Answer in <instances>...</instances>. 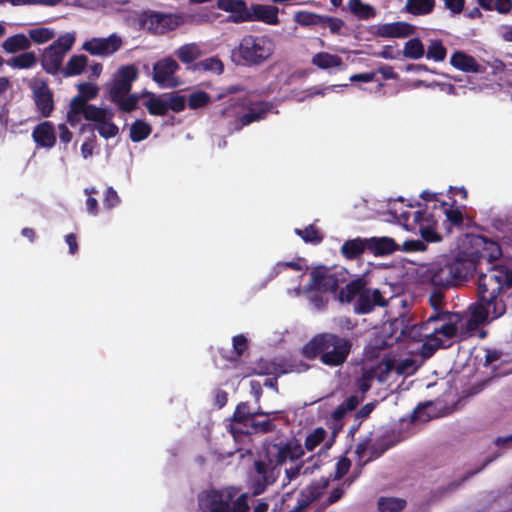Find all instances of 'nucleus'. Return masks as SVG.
<instances>
[{"instance_id": "f257e3e1", "label": "nucleus", "mask_w": 512, "mask_h": 512, "mask_svg": "<svg viewBox=\"0 0 512 512\" xmlns=\"http://www.w3.org/2000/svg\"><path fill=\"white\" fill-rule=\"evenodd\" d=\"M508 306H512V268L493 265L478 277L477 302L472 315L481 323L493 321L502 317Z\"/></svg>"}, {"instance_id": "f03ea898", "label": "nucleus", "mask_w": 512, "mask_h": 512, "mask_svg": "<svg viewBox=\"0 0 512 512\" xmlns=\"http://www.w3.org/2000/svg\"><path fill=\"white\" fill-rule=\"evenodd\" d=\"M475 273L471 260L460 251L455 256H445L430 263L422 274L425 284L433 287L454 288L464 284Z\"/></svg>"}, {"instance_id": "7ed1b4c3", "label": "nucleus", "mask_w": 512, "mask_h": 512, "mask_svg": "<svg viewBox=\"0 0 512 512\" xmlns=\"http://www.w3.org/2000/svg\"><path fill=\"white\" fill-rule=\"evenodd\" d=\"M353 343L350 338L331 332L314 335L304 346L301 353L308 360L319 359L328 367L342 366L352 352Z\"/></svg>"}, {"instance_id": "20e7f679", "label": "nucleus", "mask_w": 512, "mask_h": 512, "mask_svg": "<svg viewBox=\"0 0 512 512\" xmlns=\"http://www.w3.org/2000/svg\"><path fill=\"white\" fill-rule=\"evenodd\" d=\"M274 41L267 35H245L232 50L231 59L240 66H259L274 53Z\"/></svg>"}, {"instance_id": "39448f33", "label": "nucleus", "mask_w": 512, "mask_h": 512, "mask_svg": "<svg viewBox=\"0 0 512 512\" xmlns=\"http://www.w3.org/2000/svg\"><path fill=\"white\" fill-rule=\"evenodd\" d=\"M240 109V102L235 99H230L226 105L217 106L213 111V115L218 118L235 117V129L240 130L244 126L265 119L270 111V107L265 102L255 103L249 108L248 112L239 116Z\"/></svg>"}, {"instance_id": "423d86ee", "label": "nucleus", "mask_w": 512, "mask_h": 512, "mask_svg": "<svg viewBox=\"0 0 512 512\" xmlns=\"http://www.w3.org/2000/svg\"><path fill=\"white\" fill-rule=\"evenodd\" d=\"M468 239L470 250L462 252L465 253L466 260L473 262L475 272L482 260L491 263L502 256V249L497 241L491 240L483 235H470Z\"/></svg>"}, {"instance_id": "0eeeda50", "label": "nucleus", "mask_w": 512, "mask_h": 512, "mask_svg": "<svg viewBox=\"0 0 512 512\" xmlns=\"http://www.w3.org/2000/svg\"><path fill=\"white\" fill-rule=\"evenodd\" d=\"M138 77L139 71L135 65L129 64L119 67L107 86L110 101L119 100L121 96L128 95L132 89L133 82Z\"/></svg>"}, {"instance_id": "6e6552de", "label": "nucleus", "mask_w": 512, "mask_h": 512, "mask_svg": "<svg viewBox=\"0 0 512 512\" xmlns=\"http://www.w3.org/2000/svg\"><path fill=\"white\" fill-rule=\"evenodd\" d=\"M304 455V449L298 441H287L275 443L268 450L270 467L285 464L288 460L296 461Z\"/></svg>"}, {"instance_id": "1a4fd4ad", "label": "nucleus", "mask_w": 512, "mask_h": 512, "mask_svg": "<svg viewBox=\"0 0 512 512\" xmlns=\"http://www.w3.org/2000/svg\"><path fill=\"white\" fill-rule=\"evenodd\" d=\"M462 317L459 313L449 311L432 312L428 317V324L432 325L437 322L441 324L434 326L430 332L437 336L441 334L447 339H452L458 334V324Z\"/></svg>"}, {"instance_id": "9d476101", "label": "nucleus", "mask_w": 512, "mask_h": 512, "mask_svg": "<svg viewBox=\"0 0 512 512\" xmlns=\"http://www.w3.org/2000/svg\"><path fill=\"white\" fill-rule=\"evenodd\" d=\"M32 99L37 111L44 118H48L55 110L54 94L46 79H36L30 85Z\"/></svg>"}, {"instance_id": "9b49d317", "label": "nucleus", "mask_w": 512, "mask_h": 512, "mask_svg": "<svg viewBox=\"0 0 512 512\" xmlns=\"http://www.w3.org/2000/svg\"><path fill=\"white\" fill-rule=\"evenodd\" d=\"M340 282L337 274L331 273L325 266H319L310 272V281L305 290L320 293H336Z\"/></svg>"}, {"instance_id": "f8f14e48", "label": "nucleus", "mask_w": 512, "mask_h": 512, "mask_svg": "<svg viewBox=\"0 0 512 512\" xmlns=\"http://www.w3.org/2000/svg\"><path fill=\"white\" fill-rule=\"evenodd\" d=\"M179 64L171 57L158 60L153 65V80L161 88H175L180 85L175 73L179 70Z\"/></svg>"}, {"instance_id": "ddd939ff", "label": "nucleus", "mask_w": 512, "mask_h": 512, "mask_svg": "<svg viewBox=\"0 0 512 512\" xmlns=\"http://www.w3.org/2000/svg\"><path fill=\"white\" fill-rule=\"evenodd\" d=\"M232 497L230 492L206 491L199 495L198 504L202 512H233L230 511Z\"/></svg>"}, {"instance_id": "4468645a", "label": "nucleus", "mask_w": 512, "mask_h": 512, "mask_svg": "<svg viewBox=\"0 0 512 512\" xmlns=\"http://www.w3.org/2000/svg\"><path fill=\"white\" fill-rule=\"evenodd\" d=\"M388 302L379 289H372L365 286L354 302L353 310L358 315L371 313L375 307H385Z\"/></svg>"}, {"instance_id": "2eb2a0df", "label": "nucleus", "mask_w": 512, "mask_h": 512, "mask_svg": "<svg viewBox=\"0 0 512 512\" xmlns=\"http://www.w3.org/2000/svg\"><path fill=\"white\" fill-rule=\"evenodd\" d=\"M123 44L120 36L113 33L107 38H92L83 43L82 49L91 55L109 56L118 51Z\"/></svg>"}, {"instance_id": "dca6fc26", "label": "nucleus", "mask_w": 512, "mask_h": 512, "mask_svg": "<svg viewBox=\"0 0 512 512\" xmlns=\"http://www.w3.org/2000/svg\"><path fill=\"white\" fill-rule=\"evenodd\" d=\"M233 351H226L221 348L218 350L219 356L227 361V364L221 366V368L230 369L236 368L240 358L248 350L249 344L248 339L243 335L239 334L232 339Z\"/></svg>"}, {"instance_id": "f3484780", "label": "nucleus", "mask_w": 512, "mask_h": 512, "mask_svg": "<svg viewBox=\"0 0 512 512\" xmlns=\"http://www.w3.org/2000/svg\"><path fill=\"white\" fill-rule=\"evenodd\" d=\"M217 7L225 12H230L228 18L234 23L251 21V12L244 0H218Z\"/></svg>"}, {"instance_id": "a211bd4d", "label": "nucleus", "mask_w": 512, "mask_h": 512, "mask_svg": "<svg viewBox=\"0 0 512 512\" xmlns=\"http://www.w3.org/2000/svg\"><path fill=\"white\" fill-rule=\"evenodd\" d=\"M255 471L258 473L259 477L253 480L252 483V491L255 496L264 493L268 485H271L275 482V472L274 468L270 467L264 461L258 460L254 463Z\"/></svg>"}, {"instance_id": "6ab92c4d", "label": "nucleus", "mask_w": 512, "mask_h": 512, "mask_svg": "<svg viewBox=\"0 0 512 512\" xmlns=\"http://www.w3.org/2000/svg\"><path fill=\"white\" fill-rule=\"evenodd\" d=\"M32 138L37 146L51 149L57 140L54 124L48 120L40 122L33 128Z\"/></svg>"}, {"instance_id": "aec40b11", "label": "nucleus", "mask_w": 512, "mask_h": 512, "mask_svg": "<svg viewBox=\"0 0 512 512\" xmlns=\"http://www.w3.org/2000/svg\"><path fill=\"white\" fill-rule=\"evenodd\" d=\"M277 411L266 412L263 411L260 407L257 410L252 411L249 402H240L237 404L234 413L232 415V424L237 426L241 425L242 428L248 426V423L253 420L256 416H266L277 414Z\"/></svg>"}, {"instance_id": "412c9836", "label": "nucleus", "mask_w": 512, "mask_h": 512, "mask_svg": "<svg viewBox=\"0 0 512 512\" xmlns=\"http://www.w3.org/2000/svg\"><path fill=\"white\" fill-rule=\"evenodd\" d=\"M367 252L375 257L387 256L399 249L398 244L390 237L366 238Z\"/></svg>"}, {"instance_id": "4be33fe9", "label": "nucleus", "mask_w": 512, "mask_h": 512, "mask_svg": "<svg viewBox=\"0 0 512 512\" xmlns=\"http://www.w3.org/2000/svg\"><path fill=\"white\" fill-rule=\"evenodd\" d=\"M275 429L276 425L273 423L272 419L267 418L265 420L256 421L255 418H253L245 428L230 424L229 431L236 438L241 435H249L253 433L267 434L274 432Z\"/></svg>"}, {"instance_id": "5701e85b", "label": "nucleus", "mask_w": 512, "mask_h": 512, "mask_svg": "<svg viewBox=\"0 0 512 512\" xmlns=\"http://www.w3.org/2000/svg\"><path fill=\"white\" fill-rule=\"evenodd\" d=\"M450 64L465 73H483L485 71V68L473 56L460 50L451 55Z\"/></svg>"}, {"instance_id": "b1692460", "label": "nucleus", "mask_w": 512, "mask_h": 512, "mask_svg": "<svg viewBox=\"0 0 512 512\" xmlns=\"http://www.w3.org/2000/svg\"><path fill=\"white\" fill-rule=\"evenodd\" d=\"M65 55L54 50V47H46L41 54L40 63L43 70L50 75H57L63 69L62 64Z\"/></svg>"}, {"instance_id": "393cba45", "label": "nucleus", "mask_w": 512, "mask_h": 512, "mask_svg": "<svg viewBox=\"0 0 512 512\" xmlns=\"http://www.w3.org/2000/svg\"><path fill=\"white\" fill-rule=\"evenodd\" d=\"M311 64L321 70H344L346 68L343 59L337 54L318 52L311 58Z\"/></svg>"}, {"instance_id": "a878e982", "label": "nucleus", "mask_w": 512, "mask_h": 512, "mask_svg": "<svg viewBox=\"0 0 512 512\" xmlns=\"http://www.w3.org/2000/svg\"><path fill=\"white\" fill-rule=\"evenodd\" d=\"M251 10V21H261L268 25L279 24V10L276 6L255 4L252 5Z\"/></svg>"}, {"instance_id": "bb28decb", "label": "nucleus", "mask_w": 512, "mask_h": 512, "mask_svg": "<svg viewBox=\"0 0 512 512\" xmlns=\"http://www.w3.org/2000/svg\"><path fill=\"white\" fill-rule=\"evenodd\" d=\"M366 238H354L346 240L340 248L341 255L346 260H355L367 252Z\"/></svg>"}, {"instance_id": "cd10ccee", "label": "nucleus", "mask_w": 512, "mask_h": 512, "mask_svg": "<svg viewBox=\"0 0 512 512\" xmlns=\"http://www.w3.org/2000/svg\"><path fill=\"white\" fill-rule=\"evenodd\" d=\"M366 285L367 281L364 277H358L350 281L339 291L338 300L341 303H350L356 300Z\"/></svg>"}, {"instance_id": "c85d7f7f", "label": "nucleus", "mask_w": 512, "mask_h": 512, "mask_svg": "<svg viewBox=\"0 0 512 512\" xmlns=\"http://www.w3.org/2000/svg\"><path fill=\"white\" fill-rule=\"evenodd\" d=\"M2 48L6 53L16 54L20 51H26L31 48V40L23 33H18L6 38L2 43Z\"/></svg>"}, {"instance_id": "c756f323", "label": "nucleus", "mask_w": 512, "mask_h": 512, "mask_svg": "<svg viewBox=\"0 0 512 512\" xmlns=\"http://www.w3.org/2000/svg\"><path fill=\"white\" fill-rule=\"evenodd\" d=\"M171 16L153 12L151 13L145 23L149 31H152L156 34H164L167 30L171 29Z\"/></svg>"}, {"instance_id": "7c9ffc66", "label": "nucleus", "mask_w": 512, "mask_h": 512, "mask_svg": "<svg viewBox=\"0 0 512 512\" xmlns=\"http://www.w3.org/2000/svg\"><path fill=\"white\" fill-rule=\"evenodd\" d=\"M88 65V57L84 54L73 55L70 57L61 74L65 78L82 74Z\"/></svg>"}, {"instance_id": "2f4dec72", "label": "nucleus", "mask_w": 512, "mask_h": 512, "mask_svg": "<svg viewBox=\"0 0 512 512\" xmlns=\"http://www.w3.org/2000/svg\"><path fill=\"white\" fill-rule=\"evenodd\" d=\"M37 55L33 51H23V53L13 56L6 61V64L14 69H30L37 64Z\"/></svg>"}, {"instance_id": "473e14b6", "label": "nucleus", "mask_w": 512, "mask_h": 512, "mask_svg": "<svg viewBox=\"0 0 512 512\" xmlns=\"http://www.w3.org/2000/svg\"><path fill=\"white\" fill-rule=\"evenodd\" d=\"M308 369H309V365L302 361L296 363V362H288V361L282 360L280 362L273 363L272 373H273V376L278 378V377L288 374V373H292V372L300 373V372L307 371Z\"/></svg>"}, {"instance_id": "72a5a7b5", "label": "nucleus", "mask_w": 512, "mask_h": 512, "mask_svg": "<svg viewBox=\"0 0 512 512\" xmlns=\"http://www.w3.org/2000/svg\"><path fill=\"white\" fill-rule=\"evenodd\" d=\"M348 8L354 16L361 20H368L376 16L374 7L363 3L361 0H349Z\"/></svg>"}, {"instance_id": "f704fd0d", "label": "nucleus", "mask_w": 512, "mask_h": 512, "mask_svg": "<svg viewBox=\"0 0 512 512\" xmlns=\"http://www.w3.org/2000/svg\"><path fill=\"white\" fill-rule=\"evenodd\" d=\"M202 52L195 43L184 44L175 51L177 58L184 64H191L200 58Z\"/></svg>"}, {"instance_id": "c9c22d12", "label": "nucleus", "mask_w": 512, "mask_h": 512, "mask_svg": "<svg viewBox=\"0 0 512 512\" xmlns=\"http://www.w3.org/2000/svg\"><path fill=\"white\" fill-rule=\"evenodd\" d=\"M83 117L85 120L95 122L97 124L99 122H102L103 120H112L114 117V113L107 108L97 107L93 104H88V106L85 109Z\"/></svg>"}, {"instance_id": "e433bc0d", "label": "nucleus", "mask_w": 512, "mask_h": 512, "mask_svg": "<svg viewBox=\"0 0 512 512\" xmlns=\"http://www.w3.org/2000/svg\"><path fill=\"white\" fill-rule=\"evenodd\" d=\"M149 114L154 116H164L168 113L166 98L152 94L144 103Z\"/></svg>"}, {"instance_id": "4c0bfd02", "label": "nucleus", "mask_w": 512, "mask_h": 512, "mask_svg": "<svg viewBox=\"0 0 512 512\" xmlns=\"http://www.w3.org/2000/svg\"><path fill=\"white\" fill-rule=\"evenodd\" d=\"M427 59L435 62H442L447 56V48L444 46L442 40L432 39L429 41L427 51L424 54Z\"/></svg>"}, {"instance_id": "58836bf2", "label": "nucleus", "mask_w": 512, "mask_h": 512, "mask_svg": "<svg viewBox=\"0 0 512 512\" xmlns=\"http://www.w3.org/2000/svg\"><path fill=\"white\" fill-rule=\"evenodd\" d=\"M444 342L443 340L433 335L431 332L427 335V337L423 340L422 346H421V355L423 358H431L435 352L440 349L444 348Z\"/></svg>"}, {"instance_id": "ea45409f", "label": "nucleus", "mask_w": 512, "mask_h": 512, "mask_svg": "<svg viewBox=\"0 0 512 512\" xmlns=\"http://www.w3.org/2000/svg\"><path fill=\"white\" fill-rule=\"evenodd\" d=\"M152 132L151 125L144 120H136L130 128V139L132 142H141L149 137Z\"/></svg>"}, {"instance_id": "a19ab883", "label": "nucleus", "mask_w": 512, "mask_h": 512, "mask_svg": "<svg viewBox=\"0 0 512 512\" xmlns=\"http://www.w3.org/2000/svg\"><path fill=\"white\" fill-rule=\"evenodd\" d=\"M388 448L389 446L384 443H375L369 446V441L365 440L359 442L356 445L355 453L358 455V457L362 458L365 455L366 451L370 449V459H376L380 457Z\"/></svg>"}, {"instance_id": "79ce46f5", "label": "nucleus", "mask_w": 512, "mask_h": 512, "mask_svg": "<svg viewBox=\"0 0 512 512\" xmlns=\"http://www.w3.org/2000/svg\"><path fill=\"white\" fill-rule=\"evenodd\" d=\"M435 0H407L406 9L413 15H427L433 11Z\"/></svg>"}, {"instance_id": "37998d69", "label": "nucleus", "mask_w": 512, "mask_h": 512, "mask_svg": "<svg viewBox=\"0 0 512 512\" xmlns=\"http://www.w3.org/2000/svg\"><path fill=\"white\" fill-rule=\"evenodd\" d=\"M377 505L380 512H400L405 508L406 500L396 497H380Z\"/></svg>"}, {"instance_id": "c03bdc74", "label": "nucleus", "mask_w": 512, "mask_h": 512, "mask_svg": "<svg viewBox=\"0 0 512 512\" xmlns=\"http://www.w3.org/2000/svg\"><path fill=\"white\" fill-rule=\"evenodd\" d=\"M425 54V48L419 38L408 40L403 48V55L408 59H420Z\"/></svg>"}, {"instance_id": "a18cd8bd", "label": "nucleus", "mask_w": 512, "mask_h": 512, "mask_svg": "<svg viewBox=\"0 0 512 512\" xmlns=\"http://www.w3.org/2000/svg\"><path fill=\"white\" fill-rule=\"evenodd\" d=\"M295 233L300 236L304 242L314 245L320 244L324 239L323 234L314 224H310L304 229L297 228L295 229Z\"/></svg>"}, {"instance_id": "49530a36", "label": "nucleus", "mask_w": 512, "mask_h": 512, "mask_svg": "<svg viewBox=\"0 0 512 512\" xmlns=\"http://www.w3.org/2000/svg\"><path fill=\"white\" fill-rule=\"evenodd\" d=\"M323 15L310 11H298L294 14L293 20L303 27H310L322 24Z\"/></svg>"}, {"instance_id": "de8ad7c7", "label": "nucleus", "mask_w": 512, "mask_h": 512, "mask_svg": "<svg viewBox=\"0 0 512 512\" xmlns=\"http://www.w3.org/2000/svg\"><path fill=\"white\" fill-rule=\"evenodd\" d=\"M441 206L446 207L447 203L442 202ZM446 221L449 223V227L447 228L450 232L451 227H456L458 229H461L464 224V217L463 212L460 208H445L444 209Z\"/></svg>"}, {"instance_id": "09e8293b", "label": "nucleus", "mask_w": 512, "mask_h": 512, "mask_svg": "<svg viewBox=\"0 0 512 512\" xmlns=\"http://www.w3.org/2000/svg\"><path fill=\"white\" fill-rule=\"evenodd\" d=\"M211 102V96L203 91V90H196L193 91L187 99V104L189 109L191 110H197L200 108H203L207 106Z\"/></svg>"}, {"instance_id": "8fccbe9b", "label": "nucleus", "mask_w": 512, "mask_h": 512, "mask_svg": "<svg viewBox=\"0 0 512 512\" xmlns=\"http://www.w3.org/2000/svg\"><path fill=\"white\" fill-rule=\"evenodd\" d=\"M111 102L116 104L120 111L129 113L138 107L139 95L137 93H129L126 96H121L119 100H113Z\"/></svg>"}, {"instance_id": "3c124183", "label": "nucleus", "mask_w": 512, "mask_h": 512, "mask_svg": "<svg viewBox=\"0 0 512 512\" xmlns=\"http://www.w3.org/2000/svg\"><path fill=\"white\" fill-rule=\"evenodd\" d=\"M223 69L224 66L222 61L216 57L204 59L202 61L195 63L193 66V70L196 71H213L218 74H221L223 72Z\"/></svg>"}, {"instance_id": "603ef678", "label": "nucleus", "mask_w": 512, "mask_h": 512, "mask_svg": "<svg viewBox=\"0 0 512 512\" xmlns=\"http://www.w3.org/2000/svg\"><path fill=\"white\" fill-rule=\"evenodd\" d=\"M327 432L323 427H317L310 434L307 435L304 447L308 451H313L319 446L326 438Z\"/></svg>"}, {"instance_id": "864d4df0", "label": "nucleus", "mask_w": 512, "mask_h": 512, "mask_svg": "<svg viewBox=\"0 0 512 512\" xmlns=\"http://www.w3.org/2000/svg\"><path fill=\"white\" fill-rule=\"evenodd\" d=\"M28 34V38L31 40V43L35 42L37 44L46 43L52 40L55 36V32L52 29L46 27L31 29L29 30Z\"/></svg>"}, {"instance_id": "5fc2aeb1", "label": "nucleus", "mask_w": 512, "mask_h": 512, "mask_svg": "<svg viewBox=\"0 0 512 512\" xmlns=\"http://www.w3.org/2000/svg\"><path fill=\"white\" fill-rule=\"evenodd\" d=\"M75 34L74 33H65L60 35L51 45L50 47H54V50L61 52L66 55V53L72 48L75 43Z\"/></svg>"}, {"instance_id": "6e6d98bb", "label": "nucleus", "mask_w": 512, "mask_h": 512, "mask_svg": "<svg viewBox=\"0 0 512 512\" xmlns=\"http://www.w3.org/2000/svg\"><path fill=\"white\" fill-rule=\"evenodd\" d=\"M391 24L393 38H406L413 35L415 32L414 26L408 22L397 21Z\"/></svg>"}, {"instance_id": "4d7b16f0", "label": "nucleus", "mask_w": 512, "mask_h": 512, "mask_svg": "<svg viewBox=\"0 0 512 512\" xmlns=\"http://www.w3.org/2000/svg\"><path fill=\"white\" fill-rule=\"evenodd\" d=\"M99 135L105 139L113 138L119 133V128L112 120H103L96 124Z\"/></svg>"}, {"instance_id": "13d9d810", "label": "nucleus", "mask_w": 512, "mask_h": 512, "mask_svg": "<svg viewBox=\"0 0 512 512\" xmlns=\"http://www.w3.org/2000/svg\"><path fill=\"white\" fill-rule=\"evenodd\" d=\"M428 319L420 324L413 325L408 331V337L413 341H423L429 334Z\"/></svg>"}, {"instance_id": "bf43d9fd", "label": "nucleus", "mask_w": 512, "mask_h": 512, "mask_svg": "<svg viewBox=\"0 0 512 512\" xmlns=\"http://www.w3.org/2000/svg\"><path fill=\"white\" fill-rule=\"evenodd\" d=\"M168 111L172 110L173 112L179 113L182 112L186 107V98L183 95L178 94L177 92H172L168 97H166Z\"/></svg>"}, {"instance_id": "052dcab7", "label": "nucleus", "mask_w": 512, "mask_h": 512, "mask_svg": "<svg viewBox=\"0 0 512 512\" xmlns=\"http://www.w3.org/2000/svg\"><path fill=\"white\" fill-rule=\"evenodd\" d=\"M449 288L434 287L429 295V303L433 308L432 312L442 311L440 308L444 304L445 291Z\"/></svg>"}, {"instance_id": "680f3d73", "label": "nucleus", "mask_w": 512, "mask_h": 512, "mask_svg": "<svg viewBox=\"0 0 512 512\" xmlns=\"http://www.w3.org/2000/svg\"><path fill=\"white\" fill-rule=\"evenodd\" d=\"M78 96L83 97L86 101H90L95 99L98 96L99 88L98 86L90 83V82H82L77 85Z\"/></svg>"}, {"instance_id": "e2e57ef3", "label": "nucleus", "mask_w": 512, "mask_h": 512, "mask_svg": "<svg viewBox=\"0 0 512 512\" xmlns=\"http://www.w3.org/2000/svg\"><path fill=\"white\" fill-rule=\"evenodd\" d=\"M321 25L328 26V28L332 34H339L341 28L345 25V23L340 18L323 15Z\"/></svg>"}, {"instance_id": "0e129e2a", "label": "nucleus", "mask_w": 512, "mask_h": 512, "mask_svg": "<svg viewBox=\"0 0 512 512\" xmlns=\"http://www.w3.org/2000/svg\"><path fill=\"white\" fill-rule=\"evenodd\" d=\"M87 102L88 101L83 99V97L76 95L75 97H73L71 99L68 111H71V113L80 114L83 116L85 113V109L88 106Z\"/></svg>"}, {"instance_id": "69168bd1", "label": "nucleus", "mask_w": 512, "mask_h": 512, "mask_svg": "<svg viewBox=\"0 0 512 512\" xmlns=\"http://www.w3.org/2000/svg\"><path fill=\"white\" fill-rule=\"evenodd\" d=\"M350 467V459L347 457H341L336 463L334 478L337 480L343 478L348 473Z\"/></svg>"}, {"instance_id": "338daca9", "label": "nucleus", "mask_w": 512, "mask_h": 512, "mask_svg": "<svg viewBox=\"0 0 512 512\" xmlns=\"http://www.w3.org/2000/svg\"><path fill=\"white\" fill-rule=\"evenodd\" d=\"M103 203L107 209H112L120 203V198L113 187L106 189Z\"/></svg>"}, {"instance_id": "774afa93", "label": "nucleus", "mask_w": 512, "mask_h": 512, "mask_svg": "<svg viewBox=\"0 0 512 512\" xmlns=\"http://www.w3.org/2000/svg\"><path fill=\"white\" fill-rule=\"evenodd\" d=\"M249 510L248 498L246 494H241L232 506L230 505V511L233 512H247Z\"/></svg>"}]
</instances>
